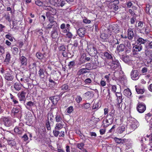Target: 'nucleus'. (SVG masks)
<instances>
[{
    "mask_svg": "<svg viewBox=\"0 0 152 152\" xmlns=\"http://www.w3.org/2000/svg\"><path fill=\"white\" fill-rule=\"evenodd\" d=\"M127 120L129 125V127L128 129V130L129 131V132L134 130L139 125V122L134 118L129 117L127 118Z\"/></svg>",
    "mask_w": 152,
    "mask_h": 152,
    "instance_id": "1",
    "label": "nucleus"
},
{
    "mask_svg": "<svg viewBox=\"0 0 152 152\" xmlns=\"http://www.w3.org/2000/svg\"><path fill=\"white\" fill-rule=\"evenodd\" d=\"M50 4L56 7L63 6L65 4V1L61 0H49Z\"/></svg>",
    "mask_w": 152,
    "mask_h": 152,
    "instance_id": "2",
    "label": "nucleus"
},
{
    "mask_svg": "<svg viewBox=\"0 0 152 152\" xmlns=\"http://www.w3.org/2000/svg\"><path fill=\"white\" fill-rule=\"evenodd\" d=\"M116 95L117 97V99L118 102L117 106L118 108H121L123 104L122 103V99L121 94L120 93H116Z\"/></svg>",
    "mask_w": 152,
    "mask_h": 152,
    "instance_id": "3",
    "label": "nucleus"
},
{
    "mask_svg": "<svg viewBox=\"0 0 152 152\" xmlns=\"http://www.w3.org/2000/svg\"><path fill=\"white\" fill-rule=\"evenodd\" d=\"M131 77L134 80H138L139 77V73L137 70H132L131 73Z\"/></svg>",
    "mask_w": 152,
    "mask_h": 152,
    "instance_id": "4",
    "label": "nucleus"
},
{
    "mask_svg": "<svg viewBox=\"0 0 152 152\" xmlns=\"http://www.w3.org/2000/svg\"><path fill=\"white\" fill-rule=\"evenodd\" d=\"M137 109L140 113H142L146 110L145 105L142 103H139L137 106Z\"/></svg>",
    "mask_w": 152,
    "mask_h": 152,
    "instance_id": "5",
    "label": "nucleus"
},
{
    "mask_svg": "<svg viewBox=\"0 0 152 152\" xmlns=\"http://www.w3.org/2000/svg\"><path fill=\"white\" fill-rule=\"evenodd\" d=\"M4 77L8 81H12L14 78L13 74L11 72H7L5 74Z\"/></svg>",
    "mask_w": 152,
    "mask_h": 152,
    "instance_id": "6",
    "label": "nucleus"
},
{
    "mask_svg": "<svg viewBox=\"0 0 152 152\" xmlns=\"http://www.w3.org/2000/svg\"><path fill=\"white\" fill-rule=\"evenodd\" d=\"M145 54L146 56V58L147 59H149L151 62L152 60V50H149L147 49L145 50Z\"/></svg>",
    "mask_w": 152,
    "mask_h": 152,
    "instance_id": "7",
    "label": "nucleus"
},
{
    "mask_svg": "<svg viewBox=\"0 0 152 152\" xmlns=\"http://www.w3.org/2000/svg\"><path fill=\"white\" fill-rule=\"evenodd\" d=\"M136 42L137 44L142 45L144 44L147 41L146 39H143L141 37H138L136 38Z\"/></svg>",
    "mask_w": 152,
    "mask_h": 152,
    "instance_id": "8",
    "label": "nucleus"
},
{
    "mask_svg": "<svg viewBox=\"0 0 152 152\" xmlns=\"http://www.w3.org/2000/svg\"><path fill=\"white\" fill-rule=\"evenodd\" d=\"M48 120L47 121H50L53 124L54 122V115L52 111H50L48 114Z\"/></svg>",
    "mask_w": 152,
    "mask_h": 152,
    "instance_id": "9",
    "label": "nucleus"
},
{
    "mask_svg": "<svg viewBox=\"0 0 152 152\" xmlns=\"http://www.w3.org/2000/svg\"><path fill=\"white\" fill-rule=\"evenodd\" d=\"M88 50L91 54H96L97 53V51L96 48L92 45H88Z\"/></svg>",
    "mask_w": 152,
    "mask_h": 152,
    "instance_id": "10",
    "label": "nucleus"
},
{
    "mask_svg": "<svg viewBox=\"0 0 152 152\" xmlns=\"http://www.w3.org/2000/svg\"><path fill=\"white\" fill-rule=\"evenodd\" d=\"M103 55L107 59L110 60H114V57L113 55L110 52L108 53L107 52H105L104 53Z\"/></svg>",
    "mask_w": 152,
    "mask_h": 152,
    "instance_id": "11",
    "label": "nucleus"
},
{
    "mask_svg": "<svg viewBox=\"0 0 152 152\" xmlns=\"http://www.w3.org/2000/svg\"><path fill=\"white\" fill-rule=\"evenodd\" d=\"M110 29L112 30L115 33H117L119 32V28L118 25L116 24H113L111 26Z\"/></svg>",
    "mask_w": 152,
    "mask_h": 152,
    "instance_id": "12",
    "label": "nucleus"
},
{
    "mask_svg": "<svg viewBox=\"0 0 152 152\" xmlns=\"http://www.w3.org/2000/svg\"><path fill=\"white\" fill-rule=\"evenodd\" d=\"M55 119L56 122L57 123L62 122L63 121V116L58 113H57L56 115H55Z\"/></svg>",
    "mask_w": 152,
    "mask_h": 152,
    "instance_id": "13",
    "label": "nucleus"
},
{
    "mask_svg": "<svg viewBox=\"0 0 152 152\" xmlns=\"http://www.w3.org/2000/svg\"><path fill=\"white\" fill-rule=\"evenodd\" d=\"M111 64H112V66L114 68H116L119 66V63L118 61L115 60V58L114 60H112Z\"/></svg>",
    "mask_w": 152,
    "mask_h": 152,
    "instance_id": "14",
    "label": "nucleus"
},
{
    "mask_svg": "<svg viewBox=\"0 0 152 152\" xmlns=\"http://www.w3.org/2000/svg\"><path fill=\"white\" fill-rule=\"evenodd\" d=\"M4 124L7 127H10L12 125V123L10 119L8 118H3Z\"/></svg>",
    "mask_w": 152,
    "mask_h": 152,
    "instance_id": "15",
    "label": "nucleus"
},
{
    "mask_svg": "<svg viewBox=\"0 0 152 152\" xmlns=\"http://www.w3.org/2000/svg\"><path fill=\"white\" fill-rule=\"evenodd\" d=\"M20 62L23 65L25 66L27 64V59L26 57L23 56H20V58H19Z\"/></svg>",
    "mask_w": 152,
    "mask_h": 152,
    "instance_id": "16",
    "label": "nucleus"
},
{
    "mask_svg": "<svg viewBox=\"0 0 152 152\" xmlns=\"http://www.w3.org/2000/svg\"><path fill=\"white\" fill-rule=\"evenodd\" d=\"M89 69L86 68H82L79 69L77 72V74L80 75L89 72Z\"/></svg>",
    "mask_w": 152,
    "mask_h": 152,
    "instance_id": "17",
    "label": "nucleus"
},
{
    "mask_svg": "<svg viewBox=\"0 0 152 152\" xmlns=\"http://www.w3.org/2000/svg\"><path fill=\"white\" fill-rule=\"evenodd\" d=\"M142 45L137 44L133 46V50L136 52H139L142 49Z\"/></svg>",
    "mask_w": 152,
    "mask_h": 152,
    "instance_id": "18",
    "label": "nucleus"
},
{
    "mask_svg": "<svg viewBox=\"0 0 152 152\" xmlns=\"http://www.w3.org/2000/svg\"><path fill=\"white\" fill-rule=\"evenodd\" d=\"M77 33L80 37H83L85 34V28H80L77 31Z\"/></svg>",
    "mask_w": 152,
    "mask_h": 152,
    "instance_id": "19",
    "label": "nucleus"
},
{
    "mask_svg": "<svg viewBox=\"0 0 152 152\" xmlns=\"http://www.w3.org/2000/svg\"><path fill=\"white\" fill-rule=\"evenodd\" d=\"M125 48V46L124 44H121L117 46V50L118 52H120L124 50Z\"/></svg>",
    "mask_w": 152,
    "mask_h": 152,
    "instance_id": "20",
    "label": "nucleus"
},
{
    "mask_svg": "<svg viewBox=\"0 0 152 152\" xmlns=\"http://www.w3.org/2000/svg\"><path fill=\"white\" fill-rule=\"evenodd\" d=\"M64 125L63 123L62 122L57 123L55 127V129L57 130H60L62 128Z\"/></svg>",
    "mask_w": 152,
    "mask_h": 152,
    "instance_id": "21",
    "label": "nucleus"
},
{
    "mask_svg": "<svg viewBox=\"0 0 152 152\" xmlns=\"http://www.w3.org/2000/svg\"><path fill=\"white\" fill-rule=\"evenodd\" d=\"M25 93L23 91L21 92L20 93H18V95L20 101H23L25 100Z\"/></svg>",
    "mask_w": 152,
    "mask_h": 152,
    "instance_id": "22",
    "label": "nucleus"
},
{
    "mask_svg": "<svg viewBox=\"0 0 152 152\" xmlns=\"http://www.w3.org/2000/svg\"><path fill=\"white\" fill-rule=\"evenodd\" d=\"M125 128L124 125L120 126L117 129V132L119 134H121L124 131Z\"/></svg>",
    "mask_w": 152,
    "mask_h": 152,
    "instance_id": "23",
    "label": "nucleus"
},
{
    "mask_svg": "<svg viewBox=\"0 0 152 152\" xmlns=\"http://www.w3.org/2000/svg\"><path fill=\"white\" fill-rule=\"evenodd\" d=\"M124 94L127 97H129L132 95V93L130 90L129 88L124 90L123 92Z\"/></svg>",
    "mask_w": 152,
    "mask_h": 152,
    "instance_id": "24",
    "label": "nucleus"
},
{
    "mask_svg": "<svg viewBox=\"0 0 152 152\" xmlns=\"http://www.w3.org/2000/svg\"><path fill=\"white\" fill-rule=\"evenodd\" d=\"M113 122V120L112 119H107L106 120L105 122L104 123V126L107 127L108 126L112 124Z\"/></svg>",
    "mask_w": 152,
    "mask_h": 152,
    "instance_id": "25",
    "label": "nucleus"
},
{
    "mask_svg": "<svg viewBox=\"0 0 152 152\" xmlns=\"http://www.w3.org/2000/svg\"><path fill=\"white\" fill-rule=\"evenodd\" d=\"M57 25V23L56 22H53L52 23L50 22L46 27V28L50 29L52 28H54Z\"/></svg>",
    "mask_w": 152,
    "mask_h": 152,
    "instance_id": "26",
    "label": "nucleus"
},
{
    "mask_svg": "<svg viewBox=\"0 0 152 152\" xmlns=\"http://www.w3.org/2000/svg\"><path fill=\"white\" fill-rule=\"evenodd\" d=\"M134 36V33L133 31L131 29H129L128 30V37L129 39L131 40L132 39Z\"/></svg>",
    "mask_w": 152,
    "mask_h": 152,
    "instance_id": "27",
    "label": "nucleus"
},
{
    "mask_svg": "<svg viewBox=\"0 0 152 152\" xmlns=\"http://www.w3.org/2000/svg\"><path fill=\"white\" fill-rule=\"evenodd\" d=\"M37 57L39 59H43L45 57V53H37L36 54Z\"/></svg>",
    "mask_w": 152,
    "mask_h": 152,
    "instance_id": "28",
    "label": "nucleus"
},
{
    "mask_svg": "<svg viewBox=\"0 0 152 152\" xmlns=\"http://www.w3.org/2000/svg\"><path fill=\"white\" fill-rule=\"evenodd\" d=\"M145 119L147 122H152V115L150 113H148L145 116Z\"/></svg>",
    "mask_w": 152,
    "mask_h": 152,
    "instance_id": "29",
    "label": "nucleus"
},
{
    "mask_svg": "<svg viewBox=\"0 0 152 152\" xmlns=\"http://www.w3.org/2000/svg\"><path fill=\"white\" fill-rule=\"evenodd\" d=\"M22 85L21 84L18 83H15L14 85V88L17 91L20 90L21 88Z\"/></svg>",
    "mask_w": 152,
    "mask_h": 152,
    "instance_id": "30",
    "label": "nucleus"
},
{
    "mask_svg": "<svg viewBox=\"0 0 152 152\" xmlns=\"http://www.w3.org/2000/svg\"><path fill=\"white\" fill-rule=\"evenodd\" d=\"M116 142L118 144H123L125 142L124 139H122L121 138H118L117 137H115L114 139Z\"/></svg>",
    "mask_w": 152,
    "mask_h": 152,
    "instance_id": "31",
    "label": "nucleus"
},
{
    "mask_svg": "<svg viewBox=\"0 0 152 152\" xmlns=\"http://www.w3.org/2000/svg\"><path fill=\"white\" fill-rule=\"evenodd\" d=\"M45 70L41 68L39 71V74L40 77L41 78H43L45 77Z\"/></svg>",
    "mask_w": 152,
    "mask_h": 152,
    "instance_id": "32",
    "label": "nucleus"
},
{
    "mask_svg": "<svg viewBox=\"0 0 152 152\" xmlns=\"http://www.w3.org/2000/svg\"><path fill=\"white\" fill-rule=\"evenodd\" d=\"M10 58V54L9 52H7V53L4 61L6 62L7 64H8L9 62Z\"/></svg>",
    "mask_w": 152,
    "mask_h": 152,
    "instance_id": "33",
    "label": "nucleus"
},
{
    "mask_svg": "<svg viewBox=\"0 0 152 152\" xmlns=\"http://www.w3.org/2000/svg\"><path fill=\"white\" fill-rule=\"evenodd\" d=\"M56 13V10L51 8V9L49 11L47 12L46 14L48 16L49 15H55Z\"/></svg>",
    "mask_w": 152,
    "mask_h": 152,
    "instance_id": "34",
    "label": "nucleus"
},
{
    "mask_svg": "<svg viewBox=\"0 0 152 152\" xmlns=\"http://www.w3.org/2000/svg\"><path fill=\"white\" fill-rule=\"evenodd\" d=\"M114 111L113 110L111 113H110L107 116V118L108 119H112L113 120V117L114 116Z\"/></svg>",
    "mask_w": 152,
    "mask_h": 152,
    "instance_id": "35",
    "label": "nucleus"
},
{
    "mask_svg": "<svg viewBox=\"0 0 152 152\" xmlns=\"http://www.w3.org/2000/svg\"><path fill=\"white\" fill-rule=\"evenodd\" d=\"M84 144L83 143H77V147L79 149L83 151H84L85 149L83 148Z\"/></svg>",
    "mask_w": 152,
    "mask_h": 152,
    "instance_id": "36",
    "label": "nucleus"
},
{
    "mask_svg": "<svg viewBox=\"0 0 152 152\" xmlns=\"http://www.w3.org/2000/svg\"><path fill=\"white\" fill-rule=\"evenodd\" d=\"M47 17L48 19L49 20L50 22H56L54 20V15H49L48 16L46 14Z\"/></svg>",
    "mask_w": 152,
    "mask_h": 152,
    "instance_id": "37",
    "label": "nucleus"
},
{
    "mask_svg": "<svg viewBox=\"0 0 152 152\" xmlns=\"http://www.w3.org/2000/svg\"><path fill=\"white\" fill-rule=\"evenodd\" d=\"M14 132L18 134L22 133V129L21 127H16L14 129Z\"/></svg>",
    "mask_w": 152,
    "mask_h": 152,
    "instance_id": "38",
    "label": "nucleus"
},
{
    "mask_svg": "<svg viewBox=\"0 0 152 152\" xmlns=\"http://www.w3.org/2000/svg\"><path fill=\"white\" fill-rule=\"evenodd\" d=\"M120 81L122 83L125 84L126 83L127 81L126 77L125 76L121 77Z\"/></svg>",
    "mask_w": 152,
    "mask_h": 152,
    "instance_id": "39",
    "label": "nucleus"
},
{
    "mask_svg": "<svg viewBox=\"0 0 152 152\" xmlns=\"http://www.w3.org/2000/svg\"><path fill=\"white\" fill-rule=\"evenodd\" d=\"M66 36L69 39H71L73 38V39H75V36L73 37V35L69 31L66 34Z\"/></svg>",
    "mask_w": 152,
    "mask_h": 152,
    "instance_id": "40",
    "label": "nucleus"
},
{
    "mask_svg": "<svg viewBox=\"0 0 152 152\" xmlns=\"http://www.w3.org/2000/svg\"><path fill=\"white\" fill-rule=\"evenodd\" d=\"M75 62L74 61H72L69 62L68 64V66L69 67V69H71L75 65Z\"/></svg>",
    "mask_w": 152,
    "mask_h": 152,
    "instance_id": "41",
    "label": "nucleus"
},
{
    "mask_svg": "<svg viewBox=\"0 0 152 152\" xmlns=\"http://www.w3.org/2000/svg\"><path fill=\"white\" fill-rule=\"evenodd\" d=\"M136 90L138 94H142L144 92V89L139 88H136Z\"/></svg>",
    "mask_w": 152,
    "mask_h": 152,
    "instance_id": "42",
    "label": "nucleus"
},
{
    "mask_svg": "<svg viewBox=\"0 0 152 152\" xmlns=\"http://www.w3.org/2000/svg\"><path fill=\"white\" fill-rule=\"evenodd\" d=\"M58 130L55 129L53 131V133L54 136L56 137H57L59 134V132L58 131Z\"/></svg>",
    "mask_w": 152,
    "mask_h": 152,
    "instance_id": "43",
    "label": "nucleus"
},
{
    "mask_svg": "<svg viewBox=\"0 0 152 152\" xmlns=\"http://www.w3.org/2000/svg\"><path fill=\"white\" fill-rule=\"evenodd\" d=\"M146 12L147 13H150V12L152 13V7L151 6H149L148 7H147L146 9Z\"/></svg>",
    "mask_w": 152,
    "mask_h": 152,
    "instance_id": "44",
    "label": "nucleus"
},
{
    "mask_svg": "<svg viewBox=\"0 0 152 152\" xmlns=\"http://www.w3.org/2000/svg\"><path fill=\"white\" fill-rule=\"evenodd\" d=\"M52 37L53 38H55L58 36V34L56 31H53L51 34Z\"/></svg>",
    "mask_w": 152,
    "mask_h": 152,
    "instance_id": "45",
    "label": "nucleus"
},
{
    "mask_svg": "<svg viewBox=\"0 0 152 152\" xmlns=\"http://www.w3.org/2000/svg\"><path fill=\"white\" fill-rule=\"evenodd\" d=\"M146 48L148 49L152 48V41L148 43L147 45L146 46Z\"/></svg>",
    "mask_w": 152,
    "mask_h": 152,
    "instance_id": "46",
    "label": "nucleus"
},
{
    "mask_svg": "<svg viewBox=\"0 0 152 152\" xmlns=\"http://www.w3.org/2000/svg\"><path fill=\"white\" fill-rule=\"evenodd\" d=\"M75 100L77 103H79L82 101V99L81 96H77Z\"/></svg>",
    "mask_w": 152,
    "mask_h": 152,
    "instance_id": "47",
    "label": "nucleus"
},
{
    "mask_svg": "<svg viewBox=\"0 0 152 152\" xmlns=\"http://www.w3.org/2000/svg\"><path fill=\"white\" fill-rule=\"evenodd\" d=\"M73 110V107L70 106L68 107L67 109V112L69 113H71Z\"/></svg>",
    "mask_w": 152,
    "mask_h": 152,
    "instance_id": "48",
    "label": "nucleus"
},
{
    "mask_svg": "<svg viewBox=\"0 0 152 152\" xmlns=\"http://www.w3.org/2000/svg\"><path fill=\"white\" fill-rule=\"evenodd\" d=\"M40 21L41 23H42L45 19V17L44 15H42L40 17Z\"/></svg>",
    "mask_w": 152,
    "mask_h": 152,
    "instance_id": "49",
    "label": "nucleus"
},
{
    "mask_svg": "<svg viewBox=\"0 0 152 152\" xmlns=\"http://www.w3.org/2000/svg\"><path fill=\"white\" fill-rule=\"evenodd\" d=\"M126 44L127 47L128 48V50H127L126 51L128 53L129 52H130L131 50V49L130 48V47L131 46V44L129 41L126 42Z\"/></svg>",
    "mask_w": 152,
    "mask_h": 152,
    "instance_id": "50",
    "label": "nucleus"
},
{
    "mask_svg": "<svg viewBox=\"0 0 152 152\" xmlns=\"http://www.w3.org/2000/svg\"><path fill=\"white\" fill-rule=\"evenodd\" d=\"M143 23L141 21L140 22L138 23V28L140 29H142L143 28Z\"/></svg>",
    "mask_w": 152,
    "mask_h": 152,
    "instance_id": "51",
    "label": "nucleus"
},
{
    "mask_svg": "<svg viewBox=\"0 0 152 152\" xmlns=\"http://www.w3.org/2000/svg\"><path fill=\"white\" fill-rule=\"evenodd\" d=\"M46 127L47 129L48 130H50L51 129L50 122L49 121H47L46 122Z\"/></svg>",
    "mask_w": 152,
    "mask_h": 152,
    "instance_id": "52",
    "label": "nucleus"
},
{
    "mask_svg": "<svg viewBox=\"0 0 152 152\" xmlns=\"http://www.w3.org/2000/svg\"><path fill=\"white\" fill-rule=\"evenodd\" d=\"M19 109H18L17 108H13L12 110V112L14 114H15L18 113L20 111Z\"/></svg>",
    "mask_w": 152,
    "mask_h": 152,
    "instance_id": "53",
    "label": "nucleus"
},
{
    "mask_svg": "<svg viewBox=\"0 0 152 152\" xmlns=\"http://www.w3.org/2000/svg\"><path fill=\"white\" fill-rule=\"evenodd\" d=\"M49 81L51 83L50 84V85H52V87L53 88V86H54L56 84V83L52 79L50 78L49 79Z\"/></svg>",
    "mask_w": 152,
    "mask_h": 152,
    "instance_id": "54",
    "label": "nucleus"
},
{
    "mask_svg": "<svg viewBox=\"0 0 152 152\" xmlns=\"http://www.w3.org/2000/svg\"><path fill=\"white\" fill-rule=\"evenodd\" d=\"M68 88V86L66 85H64L61 87L62 90L63 91L66 90Z\"/></svg>",
    "mask_w": 152,
    "mask_h": 152,
    "instance_id": "55",
    "label": "nucleus"
},
{
    "mask_svg": "<svg viewBox=\"0 0 152 152\" xmlns=\"http://www.w3.org/2000/svg\"><path fill=\"white\" fill-rule=\"evenodd\" d=\"M36 4L38 6H41L43 5L42 2L39 0H37L35 1Z\"/></svg>",
    "mask_w": 152,
    "mask_h": 152,
    "instance_id": "56",
    "label": "nucleus"
},
{
    "mask_svg": "<svg viewBox=\"0 0 152 152\" xmlns=\"http://www.w3.org/2000/svg\"><path fill=\"white\" fill-rule=\"evenodd\" d=\"M12 51L14 54H17L18 51V49L17 48H13L12 49Z\"/></svg>",
    "mask_w": 152,
    "mask_h": 152,
    "instance_id": "57",
    "label": "nucleus"
},
{
    "mask_svg": "<svg viewBox=\"0 0 152 152\" xmlns=\"http://www.w3.org/2000/svg\"><path fill=\"white\" fill-rule=\"evenodd\" d=\"M59 50L60 51H64L66 50V48L64 45H61L59 48Z\"/></svg>",
    "mask_w": 152,
    "mask_h": 152,
    "instance_id": "58",
    "label": "nucleus"
},
{
    "mask_svg": "<svg viewBox=\"0 0 152 152\" xmlns=\"http://www.w3.org/2000/svg\"><path fill=\"white\" fill-rule=\"evenodd\" d=\"M34 103L32 102L29 101L28 102L26 103V105L27 106H28L29 107H31L34 105Z\"/></svg>",
    "mask_w": 152,
    "mask_h": 152,
    "instance_id": "59",
    "label": "nucleus"
},
{
    "mask_svg": "<svg viewBox=\"0 0 152 152\" xmlns=\"http://www.w3.org/2000/svg\"><path fill=\"white\" fill-rule=\"evenodd\" d=\"M5 37H6V38L8 39L10 41H13V38L10 35H9L8 34H7V35H6Z\"/></svg>",
    "mask_w": 152,
    "mask_h": 152,
    "instance_id": "60",
    "label": "nucleus"
},
{
    "mask_svg": "<svg viewBox=\"0 0 152 152\" xmlns=\"http://www.w3.org/2000/svg\"><path fill=\"white\" fill-rule=\"evenodd\" d=\"M106 129L105 128L101 129L99 130V132L100 134L101 135H103L104 134L105 132Z\"/></svg>",
    "mask_w": 152,
    "mask_h": 152,
    "instance_id": "61",
    "label": "nucleus"
},
{
    "mask_svg": "<svg viewBox=\"0 0 152 152\" xmlns=\"http://www.w3.org/2000/svg\"><path fill=\"white\" fill-rule=\"evenodd\" d=\"M148 69L146 67H144L142 68L141 72L143 73L146 72L148 71Z\"/></svg>",
    "mask_w": 152,
    "mask_h": 152,
    "instance_id": "62",
    "label": "nucleus"
},
{
    "mask_svg": "<svg viewBox=\"0 0 152 152\" xmlns=\"http://www.w3.org/2000/svg\"><path fill=\"white\" fill-rule=\"evenodd\" d=\"M90 107V104L89 103H86L83 106L84 108L87 109L89 108Z\"/></svg>",
    "mask_w": 152,
    "mask_h": 152,
    "instance_id": "63",
    "label": "nucleus"
},
{
    "mask_svg": "<svg viewBox=\"0 0 152 152\" xmlns=\"http://www.w3.org/2000/svg\"><path fill=\"white\" fill-rule=\"evenodd\" d=\"M99 107L98 104L96 103H94L92 107V109H95L98 108Z\"/></svg>",
    "mask_w": 152,
    "mask_h": 152,
    "instance_id": "64",
    "label": "nucleus"
}]
</instances>
